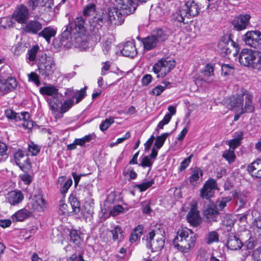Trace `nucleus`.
<instances>
[{"label": "nucleus", "mask_w": 261, "mask_h": 261, "mask_svg": "<svg viewBox=\"0 0 261 261\" xmlns=\"http://www.w3.org/2000/svg\"><path fill=\"white\" fill-rule=\"evenodd\" d=\"M154 183V180L152 179L149 181L144 182L141 184L136 185L134 186V187L139 189L140 192H143L150 187Z\"/></svg>", "instance_id": "49"}, {"label": "nucleus", "mask_w": 261, "mask_h": 261, "mask_svg": "<svg viewBox=\"0 0 261 261\" xmlns=\"http://www.w3.org/2000/svg\"><path fill=\"white\" fill-rule=\"evenodd\" d=\"M251 17L249 14H241L236 17L232 21V24L237 31L245 29L249 24Z\"/></svg>", "instance_id": "19"}, {"label": "nucleus", "mask_w": 261, "mask_h": 261, "mask_svg": "<svg viewBox=\"0 0 261 261\" xmlns=\"http://www.w3.org/2000/svg\"><path fill=\"white\" fill-rule=\"evenodd\" d=\"M72 185V180L71 178L68 179L60 187V192L62 195L65 194L68 189Z\"/></svg>", "instance_id": "54"}, {"label": "nucleus", "mask_w": 261, "mask_h": 261, "mask_svg": "<svg viewBox=\"0 0 261 261\" xmlns=\"http://www.w3.org/2000/svg\"><path fill=\"white\" fill-rule=\"evenodd\" d=\"M198 257L200 261H207L210 259L209 254L204 250L199 251Z\"/></svg>", "instance_id": "63"}, {"label": "nucleus", "mask_w": 261, "mask_h": 261, "mask_svg": "<svg viewBox=\"0 0 261 261\" xmlns=\"http://www.w3.org/2000/svg\"><path fill=\"white\" fill-rule=\"evenodd\" d=\"M153 161L148 155L145 156L142 160L141 165L145 167H150L153 164Z\"/></svg>", "instance_id": "60"}, {"label": "nucleus", "mask_w": 261, "mask_h": 261, "mask_svg": "<svg viewBox=\"0 0 261 261\" xmlns=\"http://www.w3.org/2000/svg\"><path fill=\"white\" fill-rule=\"evenodd\" d=\"M203 173L202 170L198 167H195L191 169V175L189 177V182L193 186H195L199 184L200 178H202Z\"/></svg>", "instance_id": "29"}, {"label": "nucleus", "mask_w": 261, "mask_h": 261, "mask_svg": "<svg viewBox=\"0 0 261 261\" xmlns=\"http://www.w3.org/2000/svg\"><path fill=\"white\" fill-rule=\"evenodd\" d=\"M203 77L201 78V81L210 83L213 82L212 78L210 79V77L214 75V67L210 64H207L204 68V70L202 71Z\"/></svg>", "instance_id": "33"}, {"label": "nucleus", "mask_w": 261, "mask_h": 261, "mask_svg": "<svg viewBox=\"0 0 261 261\" xmlns=\"http://www.w3.org/2000/svg\"><path fill=\"white\" fill-rule=\"evenodd\" d=\"M69 202L72 208V212L77 214L81 211V203L76 195L71 194L68 198Z\"/></svg>", "instance_id": "38"}, {"label": "nucleus", "mask_w": 261, "mask_h": 261, "mask_svg": "<svg viewBox=\"0 0 261 261\" xmlns=\"http://www.w3.org/2000/svg\"><path fill=\"white\" fill-rule=\"evenodd\" d=\"M40 93L43 95L54 96L58 93V89L54 86L42 87L39 89Z\"/></svg>", "instance_id": "39"}, {"label": "nucleus", "mask_w": 261, "mask_h": 261, "mask_svg": "<svg viewBox=\"0 0 261 261\" xmlns=\"http://www.w3.org/2000/svg\"><path fill=\"white\" fill-rule=\"evenodd\" d=\"M86 89L87 87L85 86L84 88L81 89L80 90H75V103L77 104L81 101L84 97L86 96Z\"/></svg>", "instance_id": "48"}, {"label": "nucleus", "mask_w": 261, "mask_h": 261, "mask_svg": "<svg viewBox=\"0 0 261 261\" xmlns=\"http://www.w3.org/2000/svg\"><path fill=\"white\" fill-rule=\"evenodd\" d=\"M118 8H114L117 10V17L119 22L123 23L124 16L130 14V0H117Z\"/></svg>", "instance_id": "14"}, {"label": "nucleus", "mask_w": 261, "mask_h": 261, "mask_svg": "<svg viewBox=\"0 0 261 261\" xmlns=\"http://www.w3.org/2000/svg\"><path fill=\"white\" fill-rule=\"evenodd\" d=\"M6 202L11 205H16L21 203L24 199V195L20 190H13L5 195Z\"/></svg>", "instance_id": "18"}, {"label": "nucleus", "mask_w": 261, "mask_h": 261, "mask_svg": "<svg viewBox=\"0 0 261 261\" xmlns=\"http://www.w3.org/2000/svg\"><path fill=\"white\" fill-rule=\"evenodd\" d=\"M28 79L30 82H33L37 86L40 85V81L39 80V76L35 72H32L28 74Z\"/></svg>", "instance_id": "55"}, {"label": "nucleus", "mask_w": 261, "mask_h": 261, "mask_svg": "<svg viewBox=\"0 0 261 261\" xmlns=\"http://www.w3.org/2000/svg\"><path fill=\"white\" fill-rule=\"evenodd\" d=\"M169 135V133H164L162 135L158 136L156 138L153 147H162Z\"/></svg>", "instance_id": "52"}, {"label": "nucleus", "mask_w": 261, "mask_h": 261, "mask_svg": "<svg viewBox=\"0 0 261 261\" xmlns=\"http://www.w3.org/2000/svg\"><path fill=\"white\" fill-rule=\"evenodd\" d=\"M96 10V5L93 3L87 5L83 10V14L85 16L92 15Z\"/></svg>", "instance_id": "50"}, {"label": "nucleus", "mask_w": 261, "mask_h": 261, "mask_svg": "<svg viewBox=\"0 0 261 261\" xmlns=\"http://www.w3.org/2000/svg\"><path fill=\"white\" fill-rule=\"evenodd\" d=\"M227 247L231 250L240 249L243 244L240 239L232 233L229 234L226 244Z\"/></svg>", "instance_id": "25"}, {"label": "nucleus", "mask_w": 261, "mask_h": 261, "mask_svg": "<svg viewBox=\"0 0 261 261\" xmlns=\"http://www.w3.org/2000/svg\"><path fill=\"white\" fill-rule=\"evenodd\" d=\"M143 229L144 227L141 225H138L133 229L132 232V244L135 243V245H137L139 243L143 234Z\"/></svg>", "instance_id": "34"}, {"label": "nucleus", "mask_w": 261, "mask_h": 261, "mask_svg": "<svg viewBox=\"0 0 261 261\" xmlns=\"http://www.w3.org/2000/svg\"><path fill=\"white\" fill-rule=\"evenodd\" d=\"M243 95L244 96L245 105L244 106H242L241 114L253 112L255 108L252 102V95L247 90L243 92Z\"/></svg>", "instance_id": "22"}, {"label": "nucleus", "mask_w": 261, "mask_h": 261, "mask_svg": "<svg viewBox=\"0 0 261 261\" xmlns=\"http://www.w3.org/2000/svg\"><path fill=\"white\" fill-rule=\"evenodd\" d=\"M30 16L28 9L22 5L16 8L12 15L13 18L19 23L26 24Z\"/></svg>", "instance_id": "17"}, {"label": "nucleus", "mask_w": 261, "mask_h": 261, "mask_svg": "<svg viewBox=\"0 0 261 261\" xmlns=\"http://www.w3.org/2000/svg\"><path fill=\"white\" fill-rule=\"evenodd\" d=\"M53 6V0H42L39 5L40 11L42 14H48L52 12Z\"/></svg>", "instance_id": "35"}, {"label": "nucleus", "mask_w": 261, "mask_h": 261, "mask_svg": "<svg viewBox=\"0 0 261 261\" xmlns=\"http://www.w3.org/2000/svg\"><path fill=\"white\" fill-rule=\"evenodd\" d=\"M72 29L70 25L68 24L67 25L64 27L61 35L62 41H67L70 38L72 44L75 45V41L72 38Z\"/></svg>", "instance_id": "36"}, {"label": "nucleus", "mask_w": 261, "mask_h": 261, "mask_svg": "<svg viewBox=\"0 0 261 261\" xmlns=\"http://www.w3.org/2000/svg\"><path fill=\"white\" fill-rule=\"evenodd\" d=\"M56 34V31L51 27H47L44 28L39 34V37L44 38L49 43L51 37H54Z\"/></svg>", "instance_id": "32"}, {"label": "nucleus", "mask_w": 261, "mask_h": 261, "mask_svg": "<svg viewBox=\"0 0 261 261\" xmlns=\"http://www.w3.org/2000/svg\"><path fill=\"white\" fill-rule=\"evenodd\" d=\"M236 148H229L228 149L224 151L222 156L228 161L229 163L234 162L236 155L234 154V149Z\"/></svg>", "instance_id": "44"}, {"label": "nucleus", "mask_w": 261, "mask_h": 261, "mask_svg": "<svg viewBox=\"0 0 261 261\" xmlns=\"http://www.w3.org/2000/svg\"><path fill=\"white\" fill-rule=\"evenodd\" d=\"M117 10L114 7L110 8L108 11H103L101 14L95 16L93 18L90 30L92 35L94 36L96 41L99 42L103 35L102 26L105 23H114L115 25L121 24L117 17Z\"/></svg>", "instance_id": "1"}, {"label": "nucleus", "mask_w": 261, "mask_h": 261, "mask_svg": "<svg viewBox=\"0 0 261 261\" xmlns=\"http://www.w3.org/2000/svg\"><path fill=\"white\" fill-rule=\"evenodd\" d=\"M130 42L127 41L124 43L120 44L118 46L120 54L124 56L129 57L130 55Z\"/></svg>", "instance_id": "43"}, {"label": "nucleus", "mask_w": 261, "mask_h": 261, "mask_svg": "<svg viewBox=\"0 0 261 261\" xmlns=\"http://www.w3.org/2000/svg\"><path fill=\"white\" fill-rule=\"evenodd\" d=\"M219 241V234L216 231L210 232L206 240L207 244H212L214 242H218Z\"/></svg>", "instance_id": "47"}, {"label": "nucleus", "mask_w": 261, "mask_h": 261, "mask_svg": "<svg viewBox=\"0 0 261 261\" xmlns=\"http://www.w3.org/2000/svg\"><path fill=\"white\" fill-rule=\"evenodd\" d=\"M169 36L167 29L157 28L152 31L151 35L142 39L144 49L149 51L155 48L158 44L166 40Z\"/></svg>", "instance_id": "4"}, {"label": "nucleus", "mask_w": 261, "mask_h": 261, "mask_svg": "<svg viewBox=\"0 0 261 261\" xmlns=\"http://www.w3.org/2000/svg\"><path fill=\"white\" fill-rule=\"evenodd\" d=\"M203 215L207 222L216 221L218 216L219 214V212L215 208L214 203H210L203 210Z\"/></svg>", "instance_id": "21"}, {"label": "nucleus", "mask_w": 261, "mask_h": 261, "mask_svg": "<svg viewBox=\"0 0 261 261\" xmlns=\"http://www.w3.org/2000/svg\"><path fill=\"white\" fill-rule=\"evenodd\" d=\"M242 91L240 94L234 95L231 99L229 104L233 110H242V106L244 105V96Z\"/></svg>", "instance_id": "27"}, {"label": "nucleus", "mask_w": 261, "mask_h": 261, "mask_svg": "<svg viewBox=\"0 0 261 261\" xmlns=\"http://www.w3.org/2000/svg\"><path fill=\"white\" fill-rule=\"evenodd\" d=\"M94 203L86 202L82 209L81 208V214L85 219L90 218L94 214Z\"/></svg>", "instance_id": "31"}, {"label": "nucleus", "mask_w": 261, "mask_h": 261, "mask_svg": "<svg viewBox=\"0 0 261 261\" xmlns=\"http://www.w3.org/2000/svg\"><path fill=\"white\" fill-rule=\"evenodd\" d=\"M155 236L154 231L153 230L149 232L147 236V243L146 246L147 248L151 250L152 252L160 251L164 246V240L163 237L154 240Z\"/></svg>", "instance_id": "13"}, {"label": "nucleus", "mask_w": 261, "mask_h": 261, "mask_svg": "<svg viewBox=\"0 0 261 261\" xmlns=\"http://www.w3.org/2000/svg\"><path fill=\"white\" fill-rule=\"evenodd\" d=\"M96 135L94 133L90 134L80 139H76L72 144L67 145V147H74L75 145L83 146L86 143L95 140Z\"/></svg>", "instance_id": "30"}, {"label": "nucleus", "mask_w": 261, "mask_h": 261, "mask_svg": "<svg viewBox=\"0 0 261 261\" xmlns=\"http://www.w3.org/2000/svg\"><path fill=\"white\" fill-rule=\"evenodd\" d=\"M210 261H223V257L221 253H212L210 256Z\"/></svg>", "instance_id": "61"}, {"label": "nucleus", "mask_w": 261, "mask_h": 261, "mask_svg": "<svg viewBox=\"0 0 261 261\" xmlns=\"http://www.w3.org/2000/svg\"><path fill=\"white\" fill-rule=\"evenodd\" d=\"M246 45L257 49H261V33L259 31H248L243 36Z\"/></svg>", "instance_id": "12"}, {"label": "nucleus", "mask_w": 261, "mask_h": 261, "mask_svg": "<svg viewBox=\"0 0 261 261\" xmlns=\"http://www.w3.org/2000/svg\"><path fill=\"white\" fill-rule=\"evenodd\" d=\"M195 234L188 229H179L173 240V245L178 250L187 253L195 246Z\"/></svg>", "instance_id": "3"}, {"label": "nucleus", "mask_w": 261, "mask_h": 261, "mask_svg": "<svg viewBox=\"0 0 261 261\" xmlns=\"http://www.w3.org/2000/svg\"><path fill=\"white\" fill-rule=\"evenodd\" d=\"M5 115L9 120H14L15 122L23 120L22 125L24 128L30 129L34 126V122L30 119L31 116L29 112L16 113L8 109L5 111Z\"/></svg>", "instance_id": "9"}, {"label": "nucleus", "mask_w": 261, "mask_h": 261, "mask_svg": "<svg viewBox=\"0 0 261 261\" xmlns=\"http://www.w3.org/2000/svg\"><path fill=\"white\" fill-rule=\"evenodd\" d=\"M200 8L195 0H186L185 4L180 7L172 15V19L175 21L188 23L191 17L197 16Z\"/></svg>", "instance_id": "2"}, {"label": "nucleus", "mask_w": 261, "mask_h": 261, "mask_svg": "<svg viewBox=\"0 0 261 261\" xmlns=\"http://www.w3.org/2000/svg\"><path fill=\"white\" fill-rule=\"evenodd\" d=\"M124 208L121 205L118 204L113 206V208L110 211L108 216H105L106 211L103 212V215L102 217H104V219H106L110 216H116L119 215L120 213H123L124 212ZM101 211L103 213V210H102Z\"/></svg>", "instance_id": "42"}, {"label": "nucleus", "mask_w": 261, "mask_h": 261, "mask_svg": "<svg viewBox=\"0 0 261 261\" xmlns=\"http://www.w3.org/2000/svg\"><path fill=\"white\" fill-rule=\"evenodd\" d=\"M241 138H237L226 142V144L229 145L230 147H238L240 145Z\"/></svg>", "instance_id": "62"}, {"label": "nucleus", "mask_w": 261, "mask_h": 261, "mask_svg": "<svg viewBox=\"0 0 261 261\" xmlns=\"http://www.w3.org/2000/svg\"><path fill=\"white\" fill-rule=\"evenodd\" d=\"M17 85L15 78L9 77L7 79H0V92L4 94L14 89Z\"/></svg>", "instance_id": "20"}, {"label": "nucleus", "mask_w": 261, "mask_h": 261, "mask_svg": "<svg viewBox=\"0 0 261 261\" xmlns=\"http://www.w3.org/2000/svg\"><path fill=\"white\" fill-rule=\"evenodd\" d=\"M218 47L221 53L228 56L232 55L233 57H236L239 50L238 46L229 36L223 37L219 42Z\"/></svg>", "instance_id": "10"}, {"label": "nucleus", "mask_w": 261, "mask_h": 261, "mask_svg": "<svg viewBox=\"0 0 261 261\" xmlns=\"http://www.w3.org/2000/svg\"><path fill=\"white\" fill-rule=\"evenodd\" d=\"M239 62L242 66L260 69L261 54L252 49L244 48L239 54Z\"/></svg>", "instance_id": "6"}, {"label": "nucleus", "mask_w": 261, "mask_h": 261, "mask_svg": "<svg viewBox=\"0 0 261 261\" xmlns=\"http://www.w3.org/2000/svg\"><path fill=\"white\" fill-rule=\"evenodd\" d=\"M193 156V154H191L189 156L186 158L180 164L179 166V170L180 171H182L185 170L187 167L189 166L192 157Z\"/></svg>", "instance_id": "59"}, {"label": "nucleus", "mask_w": 261, "mask_h": 261, "mask_svg": "<svg viewBox=\"0 0 261 261\" xmlns=\"http://www.w3.org/2000/svg\"><path fill=\"white\" fill-rule=\"evenodd\" d=\"M40 151V148H28L27 152L19 149L14 155L15 162L22 170H23L25 164L31 166V163L29 156L36 155Z\"/></svg>", "instance_id": "8"}, {"label": "nucleus", "mask_w": 261, "mask_h": 261, "mask_svg": "<svg viewBox=\"0 0 261 261\" xmlns=\"http://www.w3.org/2000/svg\"><path fill=\"white\" fill-rule=\"evenodd\" d=\"M85 23V20L82 16L76 17L72 22L69 23L72 29V38L75 47H84L87 45Z\"/></svg>", "instance_id": "5"}, {"label": "nucleus", "mask_w": 261, "mask_h": 261, "mask_svg": "<svg viewBox=\"0 0 261 261\" xmlns=\"http://www.w3.org/2000/svg\"><path fill=\"white\" fill-rule=\"evenodd\" d=\"M39 50V47L38 45L33 46V47L28 50L27 54V59L29 62H34L36 59V55Z\"/></svg>", "instance_id": "41"}, {"label": "nucleus", "mask_w": 261, "mask_h": 261, "mask_svg": "<svg viewBox=\"0 0 261 261\" xmlns=\"http://www.w3.org/2000/svg\"><path fill=\"white\" fill-rule=\"evenodd\" d=\"M234 68L229 64H224L221 66L222 73L224 75H228L232 73Z\"/></svg>", "instance_id": "57"}, {"label": "nucleus", "mask_w": 261, "mask_h": 261, "mask_svg": "<svg viewBox=\"0 0 261 261\" xmlns=\"http://www.w3.org/2000/svg\"><path fill=\"white\" fill-rule=\"evenodd\" d=\"M42 28V24L40 21L36 20H31L28 23L27 22L24 29L27 33L39 36Z\"/></svg>", "instance_id": "24"}, {"label": "nucleus", "mask_w": 261, "mask_h": 261, "mask_svg": "<svg viewBox=\"0 0 261 261\" xmlns=\"http://www.w3.org/2000/svg\"><path fill=\"white\" fill-rule=\"evenodd\" d=\"M114 121L113 118L106 119L105 121H102L99 125V128L101 130L105 131L107 130L109 126L114 123Z\"/></svg>", "instance_id": "56"}, {"label": "nucleus", "mask_w": 261, "mask_h": 261, "mask_svg": "<svg viewBox=\"0 0 261 261\" xmlns=\"http://www.w3.org/2000/svg\"><path fill=\"white\" fill-rule=\"evenodd\" d=\"M247 171L253 177L261 178V158L249 164Z\"/></svg>", "instance_id": "23"}, {"label": "nucleus", "mask_w": 261, "mask_h": 261, "mask_svg": "<svg viewBox=\"0 0 261 261\" xmlns=\"http://www.w3.org/2000/svg\"><path fill=\"white\" fill-rule=\"evenodd\" d=\"M164 89L165 88L163 86L159 85L154 88L150 93L152 95L158 96L164 91Z\"/></svg>", "instance_id": "64"}, {"label": "nucleus", "mask_w": 261, "mask_h": 261, "mask_svg": "<svg viewBox=\"0 0 261 261\" xmlns=\"http://www.w3.org/2000/svg\"><path fill=\"white\" fill-rule=\"evenodd\" d=\"M217 189L216 181L213 178L208 179L200 190V196L202 198L209 199L213 196L215 190Z\"/></svg>", "instance_id": "15"}, {"label": "nucleus", "mask_w": 261, "mask_h": 261, "mask_svg": "<svg viewBox=\"0 0 261 261\" xmlns=\"http://www.w3.org/2000/svg\"><path fill=\"white\" fill-rule=\"evenodd\" d=\"M251 198L250 193L247 191L234 192L232 194L233 202L238 208H242L249 202Z\"/></svg>", "instance_id": "16"}, {"label": "nucleus", "mask_w": 261, "mask_h": 261, "mask_svg": "<svg viewBox=\"0 0 261 261\" xmlns=\"http://www.w3.org/2000/svg\"><path fill=\"white\" fill-rule=\"evenodd\" d=\"M70 241L76 245L81 243V237L78 232L75 229H70L69 230Z\"/></svg>", "instance_id": "46"}, {"label": "nucleus", "mask_w": 261, "mask_h": 261, "mask_svg": "<svg viewBox=\"0 0 261 261\" xmlns=\"http://www.w3.org/2000/svg\"><path fill=\"white\" fill-rule=\"evenodd\" d=\"M187 218L188 222L193 226H197L201 223L199 212L196 208L193 207L188 212Z\"/></svg>", "instance_id": "28"}, {"label": "nucleus", "mask_w": 261, "mask_h": 261, "mask_svg": "<svg viewBox=\"0 0 261 261\" xmlns=\"http://www.w3.org/2000/svg\"><path fill=\"white\" fill-rule=\"evenodd\" d=\"M114 241H119L122 236L123 231L119 226H116L110 231Z\"/></svg>", "instance_id": "45"}, {"label": "nucleus", "mask_w": 261, "mask_h": 261, "mask_svg": "<svg viewBox=\"0 0 261 261\" xmlns=\"http://www.w3.org/2000/svg\"><path fill=\"white\" fill-rule=\"evenodd\" d=\"M150 202L149 200H146L141 202V208L142 212L144 214H149L151 212V209L150 207Z\"/></svg>", "instance_id": "58"}, {"label": "nucleus", "mask_w": 261, "mask_h": 261, "mask_svg": "<svg viewBox=\"0 0 261 261\" xmlns=\"http://www.w3.org/2000/svg\"><path fill=\"white\" fill-rule=\"evenodd\" d=\"M234 219L231 215H225L222 220L223 225L225 226H232L234 224Z\"/></svg>", "instance_id": "53"}, {"label": "nucleus", "mask_w": 261, "mask_h": 261, "mask_svg": "<svg viewBox=\"0 0 261 261\" xmlns=\"http://www.w3.org/2000/svg\"><path fill=\"white\" fill-rule=\"evenodd\" d=\"M37 67L39 73L45 80L50 79L56 69L54 59L43 53L38 55Z\"/></svg>", "instance_id": "7"}, {"label": "nucleus", "mask_w": 261, "mask_h": 261, "mask_svg": "<svg viewBox=\"0 0 261 261\" xmlns=\"http://www.w3.org/2000/svg\"><path fill=\"white\" fill-rule=\"evenodd\" d=\"M74 105V101L72 98L66 100L63 104L61 105V111L62 113H64L68 111Z\"/></svg>", "instance_id": "51"}, {"label": "nucleus", "mask_w": 261, "mask_h": 261, "mask_svg": "<svg viewBox=\"0 0 261 261\" xmlns=\"http://www.w3.org/2000/svg\"><path fill=\"white\" fill-rule=\"evenodd\" d=\"M232 200V198L230 196L224 197L222 198L221 200H217L214 205L215 208L217 209L218 212L219 211H224L225 207L226 206V204L228 202H230Z\"/></svg>", "instance_id": "40"}, {"label": "nucleus", "mask_w": 261, "mask_h": 261, "mask_svg": "<svg viewBox=\"0 0 261 261\" xmlns=\"http://www.w3.org/2000/svg\"><path fill=\"white\" fill-rule=\"evenodd\" d=\"M61 97V95L58 93V94L48 99V102L52 111L54 112L58 111L59 105L62 103Z\"/></svg>", "instance_id": "37"}, {"label": "nucleus", "mask_w": 261, "mask_h": 261, "mask_svg": "<svg viewBox=\"0 0 261 261\" xmlns=\"http://www.w3.org/2000/svg\"><path fill=\"white\" fill-rule=\"evenodd\" d=\"M175 64L173 60L162 58L153 66L152 70L155 73H160L158 77H164L174 67Z\"/></svg>", "instance_id": "11"}, {"label": "nucleus", "mask_w": 261, "mask_h": 261, "mask_svg": "<svg viewBox=\"0 0 261 261\" xmlns=\"http://www.w3.org/2000/svg\"><path fill=\"white\" fill-rule=\"evenodd\" d=\"M32 215V212L23 208L15 212L11 216V218L14 222H22L31 217Z\"/></svg>", "instance_id": "26"}]
</instances>
